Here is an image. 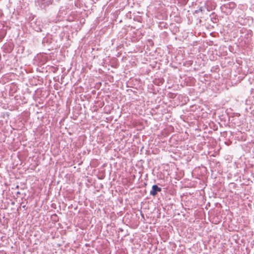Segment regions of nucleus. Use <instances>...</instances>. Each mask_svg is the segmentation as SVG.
Segmentation results:
<instances>
[{"instance_id":"obj_1","label":"nucleus","mask_w":254,"mask_h":254,"mask_svg":"<svg viewBox=\"0 0 254 254\" xmlns=\"http://www.w3.org/2000/svg\"><path fill=\"white\" fill-rule=\"evenodd\" d=\"M54 0H35L36 3L42 9H45L52 4Z\"/></svg>"},{"instance_id":"obj_2","label":"nucleus","mask_w":254,"mask_h":254,"mask_svg":"<svg viewBox=\"0 0 254 254\" xmlns=\"http://www.w3.org/2000/svg\"><path fill=\"white\" fill-rule=\"evenodd\" d=\"M162 189L156 185H154L152 187V189L150 191V194L152 196H155L158 192H160Z\"/></svg>"},{"instance_id":"obj_5","label":"nucleus","mask_w":254,"mask_h":254,"mask_svg":"<svg viewBox=\"0 0 254 254\" xmlns=\"http://www.w3.org/2000/svg\"><path fill=\"white\" fill-rule=\"evenodd\" d=\"M202 10H203V8L202 7H200L198 10H196L195 11V12L196 13H198L199 11H202Z\"/></svg>"},{"instance_id":"obj_4","label":"nucleus","mask_w":254,"mask_h":254,"mask_svg":"<svg viewBox=\"0 0 254 254\" xmlns=\"http://www.w3.org/2000/svg\"><path fill=\"white\" fill-rule=\"evenodd\" d=\"M229 5L232 8H234L236 6V4L234 3H230Z\"/></svg>"},{"instance_id":"obj_6","label":"nucleus","mask_w":254,"mask_h":254,"mask_svg":"<svg viewBox=\"0 0 254 254\" xmlns=\"http://www.w3.org/2000/svg\"><path fill=\"white\" fill-rule=\"evenodd\" d=\"M22 207H23V208H25V205H23V206H22Z\"/></svg>"},{"instance_id":"obj_3","label":"nucleus","mask_w":254,"mask_h":254,"mask_svg":"<svg viewBox=\"0 0 254 254\" xmlns=\"http://www.w3.org/2000/svg\"><path fill=\"white\" fill-rule=\"evenodd\" d=\"M180 2H181L182 4H186L187 2L188 1V0H179Z\"/></svg>"}]
</instances>
